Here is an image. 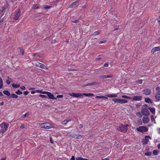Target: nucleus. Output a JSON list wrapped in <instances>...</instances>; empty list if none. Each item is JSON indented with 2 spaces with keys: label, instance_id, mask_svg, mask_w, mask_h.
<instances>
[{
  "label": "nucleus",
  "instance_id": "f3484780",
  "mask_svg": "<svg viewBox=\"0 0 160 160\" xmlns=\"http://www.w3.org/2000/svg\"><path fill=\"white\" fill-rule=\"evenodd\" d=\"M142 97L140 96H136L133 97L132 98V101H139L140 100L142 99Z\"/></svg>",
  "mask_w": 160,
  "mask_h": 160
},
{
  "label": "nucleus",
  "instance_id": "9b49d317",
  "mask_svg": "<svg viewBox=\"0 0 160 160\" xmlns=\"http://www.w3.org/2000/svg\"><path fill=\"white\" fill-rule=\"evenodd\" d=\"M142 92L144 94L147 95H150L151 93V90L148 88H146L143 90Z\"/></svg>",
  "mask_w": 160,
  "mask_h": 160
},
{
  "label": "nucleus",
  "instance_id": "69168bd1",
  "mask_svg": "<svg viewBox=\"0 0 160 160\" xmlns=\"http://www.w3.org/2000/svg\"><path fill=\"white\" fill-rule=\"evenodd\" d=\"M36 92L35 91H32L31 92V93L32 94H34Z\"/></svg>",
  "mask_w": 160,
  "mask_h": 160
},
{
  "label": "nucleus",
  "instance_id": "774afa93",
  "mask_svg": "<svg viewBox=\"0 0 160 160\" xmlns=\"http://www.w3.org/2000/svg\"><path fill=\"white\" fill-rule=\"evenodd\" d=\"M157 148L158 149H160V144H159L158 145Z\"/></svg>",
  "mask_w": 160,
  "mask_h": 160
},
{
  "label": "nucleus",
  "instance_id": "de8ad7c7",
  "mask_svg": "<svg viewBox=\"0 0 160 160\" xmlns=\"http://www.w3.org/2000/svg\"><path fill=\"white\" fill-rule=\"evenodd\" d=\"M156 90L158 92H160V87H157Z\"/></svg>",
  "mask_w": 160,
  "mask_h": 160
},
{
  "label": "nucleus",
  "instance_id": "4468645a",
  "mask_svg": "<svg viewBox=\"0 0 160 160\" xmlns=\"http://www.w3.org/2000/svg\"><path fill=\"white\" fill-rule=\"evenodd\" d=\"M48 96V97L50 99H52V100H57V99L56 98H55L54 97V95L52 94L51 93L49 92L48 93L47 95Z\"/></svg>",
  "mask_w": 160,
  "mask_h": 160
},
{
  "label": "nucleus",
  "instance_id": "09e8293b",
  "mask_svg": "<svg viewBox=\"0 0 160 160\" xmlns=\"http://www.w3.org/2000/svg\"><path fill=\"white\" fill-rule=\"evenodd\" d=\"M143 107L144 108H148V106L147 104H144L143 106Z\"/></svg>",
  "mask_w": 160,
  "mask_h": 160
},
{
  "label": "nucleus",
  "instance_id": "dca6fc26",
  "mask_svg": "<svg viewBox=\"0 0 160 160\" xmlns=\"http://www.w3.org/2000/svg\"><path fill=\"white\" fill-rule=\"evenodd\" d=\"M149 118L148 117H144L142 118V121L144 123H148L149 121Z\"/></svg>",
  "mask_w": 160,
  "mask_h": 160
},
{
  "label": "nucleus",
  "instance_id": "052dcab7",
  "mask_svg": "<svg viewBox=\"0 0 160 160\" xmlns=\"http://www.w3.org/2000/svg\"><path fill=\"white\" fill-rule=\"evenodd\" d=\"M138 82L140 84L142 83V80H139L138 81Z\"/></svg>",
  "mask_w": 160,
  "mask_h": 160
},
{
  "label": "nucleus",
  "instance_id": "6e6552de",
  "mask_svg": "<svg viewBox=\"0 0 160 160\" xmlns=\"http://www.w3.org/2000/svg\"><path fill=\"white\" fill-rule=\"evenodd\" d=\"M142 114L144 115L148 116L150 114V112L147 108H142L141 110Z\"/></svg>",
  "mask_w": 160,
  "mask_h": 160
},
{
  "label": "nucleus",
  "instance_id": "c9c22d12",
  "mask_svg": "<svg viewBox=\"0 0 160 160\" xmlns=\"http://www.w3.org/2000/svg\"><path fill=\"white\" fill-rule=\"evenodd\" d=\"M144 154L146 155L149 156H150L152 154V152H145Z\"/></svg>",
  "mask_w": 160,
  "mask_h": 160
},
{
  "label": "nucleus",
  "instance_id": "5fc2aeb1",
  "mask_svg": "<svg viewBox=\"0 0 160 160\" xmlns=\"http://www.w3.org/2000/svg\"><path fill=\"white\" fill-rule=\"evenodd\" d=\"M20 88L22 89V90H25V89H26V88L25 86H22L21 87H20Z\"/></svg>",
  "mask_w": 160,
  "mask_h": 160
},
{
  "label": "nucleus",
  "instance_id": "1a4fd4ad",
  "mask_svg": "<svg viewBox=\"0 0 160 160\" xmlns=\"http://www.w3.org/2000/svg\"><path fill=\"white\" fill-rule=\"evenodd\" d=\"M70 95L72 96L75 98L81 97L82 98L83 96V94H81V93H76L74 92H72L70 94Z\"/></svg>",
  "mask_w": 160,
  "mask_h": 160
},
{
  "label": "nucleus",
  "instance_id": "39448f33",
  "mask_svg": "<svg viewBox=\"0 0 160 160\" xmlns=\"http://www.w3.org/2000/svg\"><path fill=\"white\" fill-rule=\"evenodd\" d=\"M137 130L140 132L143 133L148 131V129L146 127L140 126L138 128H136Z\"/></svg>",
  "mask_w": 160,
  "mask_h": 160
},
{
  "label": "nucleus",
  "instance_id": "0eeeda50",
  "mask_svg": "<svg viewBox=\"0 0 160 160\" xmlns=\"http://www.w3.org/2000/svg\"><path fill=\"white\" fill-rule=\"evenodd\" d=\"M151 139V138L148 135H146L145 137V139L142 140V142L143 145H146L148 143V142L149 141V139Z\"/></svg>",
  "mask_w": 160,
  "mask_h": 160
},
{
  "label": "nucleus",
  "instance_id": "3c124183",
  "mask_svg": "<svg viewBox=\"0 0 160 160\" xmlns=\"http://www.w3.org/2000/svg\"><path fill=\"white\" fill-rule=\"evenodd\" d=\"M56 97L57 98H62L63 95H58Z\"/></svg>",
  "mask_w": 160,
  "mask_h": 160
},
{
  "label": "nucleus",
  "instance_id": "7ed1b4c3",
  "mask_svg": "<svg viewBox=\"0 0 160 160\" xmlns=\"http://www.w3.org/2000/svg\"><path fill=\"white\" fill-rule=\"evenodd\" d=\"M112 101L115 103L122 104L126 103L128 102V100L120 98H113Z\"/></svg>",
  "mask_w": 160,
  "mask_h": 160
},
{
  "label": "nucleus",
  "instance_id": "58836bf2",
  "mask_svg": "<svg viewBox=\"0 0 160 160\" xmlns=\"http://www.w3.org/2000/svg\"><path fill=\"white\" fill-rule=\"evenodd\" d=\"M138 122L140 125H141L142 124V122L141 119L138 120Z\"/></svg>",
  "mask_w": 160,
  "mask_h": 160
},
{
  "label": "nucleus",
  "instance_id": "a211bd4d",
  "mask_svg": "<svg viewBox=\"0 0 160 160\" xmlns=\"http://www.w3.org/2000/svg\"><path fill=\"white\" fill-rule=\"evenodd\" d=\"M100 77L101 78L106 79L108 78H112V75H101L100 76Z\"/></svg>",
  "mask_w": 160,
  "mask_h": 160
},
{
  "label": "nucleus",
  "instance_id": "ea45409f",
  "mask_svg": "<svg viewBox=\"0 0 160 160\" xmlns=\"http://www.w3.org/2000/svg\"><path fill=\"white\" fill-rule=\"evenodd\" d=\"M100 34V32L99 31H97L93 33V34L95 35H98Z\"/></svg>",
  "mask_w": 160,
  "mask_h": 160
},
{
  "label": "nucleus",
  "instance_id": "6e6d98bb",
  "mask_svg": "<svg viewBox=\"0 0 160 160\" xmlns=\"http://www.w3.org/2000/svg\"><path fill=\"white\" fill-rule=\"evenodd\" d=\"M128 97V96L125 95H122V98H126V99H127Z\"/></svg>",
  "mask_w": 160,
  "mask_h": 160
},
{
  "label": "nucleus",
  "instance_id": "423d86ee",
  "mask_svg": "<svg viewBox=\"0 0 160 160\" xmlns=\"http://www.w3.org/2000/svg\"><path fill=\"white\" fill-rule=\"evenodd\" d=\"M21 11L20 8H18L17 10H16L15 12L14 13V19L16 20H18V18L20 16V12Z\"/></svg>",
  "mask_w": 160,
  "mask_h": 160
},
{
  "label": "nucleus",
  "instance_id": "e2e57ef3",
  "mask_svg": "<svg viewBox=\"0 0 160 160\" xmlns=\"http://www.w3.org/2000/svg\"><path fill=\"white\" fill-rule=\"evenodd\" d=\"M70 159L71 160H75V158L74 157V156H72Z\"/></svg>",
  "mask_w": 160,
  "mask_h": 160
},
{
  "label": "nucleus",
  "instance_id": "4d7b16f0",
  "mask_svg": "<svg viewBox=\"0 0 160 160\" xmlns=\"http://www.w3.org/2000/svg\"><path fill=\"white\" fill-rule=\"evenodd\" d=\"M25 126V125L24 124H21V127L20 128L22 129L23 128H24V127Z\"/></svg>",
  "mask_w": 160,
  "mask_h": 160
},
{
  "label": "nucleus",
  "instance_id": "864d4df0",
  "mask_svg": "<svg viewBox=\"0 0 160 160\" xmlns=\"http://www.w3.org/2000/svg\"><path fill=\"white\" fill-rule=\"evenodd\" d=\"M28 93H29V92L28 91H25V92H23V94L25 95H28Z\"/></svg>",
  "mask_w": 160,
  "mask_h": 160
},
{
  "label": "nucleus",
  "instance_id": "72a5a7b5",
  "mask_svg": "<svg viewBox=\"0 0 160 160\" xmlns=\"http://www.w3.org/2000/svg\"><path fill=\"white\" fill-rule=\"evenodd\" d=\"M95 98H98V99H101V98H105L106 99L108 98H107L105 97H104L103 96H96L95 97Z\"/></svg>",
  "mask_w": 160,
  "mask_h": 160
},
{
  "label": "nucleus",
  "instance_id": "37998d69",
  "mask_svg": "<svg viewBox=\"0 0 160 160\" xmlns=\"http://www.w3.org/2000/svg\"><path fill=\"white\" fill-rule=\"evenodd\" d=\"M151 119L152 122H153L154 121H155L154 119L153 118V116L152 115L151 116Z\"/></svg>",
  "mask_w": 160,
  "mask_h": 160
},
{
  "label": "nucleus",
  "instance_id": "bb28decb",
  "mask_svg": "<svg viewBox=\"0 0 160 160\" xmlns=\"http://www.w3.org/2000/svg\"><path fill=\"white\" fill-rule=\"evenodd\" d=\"M12 86L13 88H17L19 87L20 85L19 84H14V83H13L12 84Z\"/></svg>",
  "mask_w": 160,
  "mask_h": 160
},
{
  "label": "nucleus",
  "instance_id": "cd10ccee",
  "mask_svg": "<svg viewBox=\"0 0 160 160\" xmlns=\"http://www.w3.org/2000/svg\"><path fill=\"white\" fill-rule=\"evenodd\" d=\"M3 86L2 80L0 77V89L2 88Z\"/></svg>",
  "mask_w": 160,
  "mask_h": 160
},
{
  "label": "nucleus",
  "instance_id": "20e7f679",
  "mask_svg": "<svg viewBox=\"0 0 160 160\" xmlns=\"http://www.w3.org/2000/svg\"><path fill=\"white\" fill-rule=\"evenodd\" d=\"M40 126L41 128L45 129H49L52 128V125L48 122L41 123Z\"/></svg>",
  "mask_w": 160,
  "mask_h": 160
},
{
  "label": "nucleus",
  "instance_id": "c756f323",
  "mask_svg": "<svg viewBox=\"0 0 160 160\" xmlns=\"http://www.w3.org/2000/svg\"><path fill=\"white\" fill-rule=\"evenodd\" d=\"M11 80V78H10L9 77H8V79L6 80V82L8 84H9L10 83V81Z\"/></svg>",
  "mask_w": 160,
  "mask_h": 160
},
{
  "label": "nucleus",
  "instance_id": "b1692460",
  "mask_svg": "<svg viewBox=\"0 0 160 160\" xmlns=\"http://www.w3.org/2000/svg\"><path fill=\"white\" fill-rule=\"evenodd\" d=\"M155 98L157 101L160 100V94H157L155 96Z\"/></svg>",
  "mask_w": 160,
  "mask_h": 160
},
{
  "label": "nucleus",
  "instance_id": "f257e3e1",
  "mask_svg": "<svg viewBox=\"0 0 160 160\" xmlns=\"http://www.w3.org/2000/svg\"><path fill=\"white\" fill-rule=\"evenodd\" d=\"M128 125L127 124L126 125H123L122 124H121L117 128V129L118 131L122 132H126L127 131V128Z\"/></svg>",
  "mask_w": 160,
  "mask_h": 160
},
{
  "label": "nucleus",
  "instance_id": "7c9ffc66",
  "mask_svg": "<svg viewBox=\"0 0 160 160\" xmlns=\"http://www.w3.org/2000/svg\"><path fill=\"white\" fill-rule=\"evenodd\" d=\"M71 120H65L62 122V124L63 125H66V124L69 121H70Z\"/></svg>",
  "mask_w": 160,
  "mask_h": 160
},
{
  "label": "nucleus",
  "instance_id": "f8f14e48",
  "mask_svg": "<svg viewBox=\"0 0 160 160\" xmlns=\"http://www.w3.org/2000/svg\"><path fill=\"white\" fill-rule=\"evenodd\" d=\"M71 137L75 139H81L82 136L80 135H77L76 134H73L71 135Z\"/></svg>",
  "mask_w": 160,
  "mask_h": 160
},
{
  "label": "nucleus",
  "instance_id": "393cba45",
  "mask_svg": "<svg viewBox=\"0 0 160 160\" xmlns=\"http://www.w3.org/2000/svg\"><path fill=\"white\" fill-rule=\"evenodd\" d=\"M148 109L150 110L151 112L153 114H154L155 112V109L154 108H148Z\"/></svg>",
  "mask_w": 160,
  "mask_h": 160
},
{
  "label": "nucleus",
  "instance_id": "13d9d810",
  "mask_svg": "<svg viewBox=\"0 0 160 160\" xmlns=\"http://www.w3.org/2000/svg\"><path fill=\"white\" fill-rule=\"evenodd\" d=\"M108 64L107 63H104L103 66L104 67H108Z\"/></svg>",
  "mask_w": 160,
  "mask_h": 160
},
{
  "label": "nucleus",
  "instance_id": "0e129e2a",
  "mask_svg": "<svg viewBox=\"0 0 160 160\" xmlns=\"http://www.w3.org/2000/svg\"><path fill=\"white\" fill-rule=\"evenodd\" d=\"M35 91H36V92H37L38 93H41V91L40 90H36Z\"/></svg>",
  "mask_w": 160,
  "mask_h": 160
},
{
  "label": "nucleus",
  "instance_id": "338daca9",
  "mask_svg": "<svg viewBox=\"0 0 160 160\" xmlns=\"http://www.w3.org/2000/svg\"><path fill=\"white\" fill-rule=\"evenodd\" d=\"M87 7V6L86 5H83L82 6V8L84 9L86 8Z\"/></svg>",
  "mask_w": 160,
  "mask_h": 160
},
{
  "label": "nucleus",
  "instance_id": "9d476101",
  "mask_svg": "<svg viewBox=\"0 0 160 160\" xmlns=\"http://www.w3.org/2000/svg\"><path fill=\"white\" fill-rule=\"evenodd\" d=\"M36 65L42 69H47V68L46 66H45L44 64L39 62H37V63H36Z\"/></svg>",
  "mask_w": 160,
  "mask_h": 160
},
{
  "label": "nucleus",
  "instance_id": "f704fd0d",
  "mask_svg": "<svg viewBox=\"0 0 160 160\" xmlns=\"http://www.w3.org/2000/svg\"><path fill=\"white\" fill-rule=\"evenodd\" d=\"M52 6L48 5H45L44 6V8L45 9H49L51 8Z\"/></svg>",
  "mask_w": 160,
  "mask_h": 160
},
{
  "label": "nucleus",
  "instance_id": "6ab92c4d",
  "mask_svg": "<svg viewBox=\"0 0 160 160\" xmlns=\"http://www.w3.org/2000/svg\"><path fill=\"white\" fill-rule=\"evenodd\" d=\"M107 96L110 98H116L118 97V95L116 94H108Z\"/></svg>",
  "mask_w": 160,
  "mask_h": 160
},
{
  "label": "nucleus",
  "instance_id": "473e14b6",
  "mask_svg": "<svg viewBox=\"0 0 160 160\" xmlns=\"http://www.w3.org/2000/svg\"><path fill=\"white\" fill-rule=\"evenodd\" d=\"M15 93L18 95H20V94H22V92L20 90H18L17 91H16L15 92Z\"/></svg>",
  "mask_w": 160,
  "mask_h": 160
},
{
  "label": "nucleus",
  "instance_id": "a19ab883",
  "mask_svg": "<svg viewBox=\"0 0 160 160\" xmlns=\"http://www.w3.org/2000/svg\"><path fill=\"white\" fill-rule=\"evenodd\" d=\"M48 92H48L41 91V93H42V94H47V95H48Z\"/></svg>",
  "mask_w": 160,
  "mask_h": 160
},
{
  "label": "nucleus",
  "instance_id": "2f4dec72",
  "mask_svg": "<svg viewBox=\"0 0 160 160\" xmlns=\"http://www.w3.org/2000/svg\"><path fill=\"white\" fill-rule=\"evenodd\" d=\"M159 152L157 150H154L153 151V154L155 155H157L158 154Z\"/></svg>",
  "mask_w": 160,
  "mask_h": 160
},
{
  "label": "nucleus",
  "instance_id": "2eb2a0df",
  "mask_svg": "<svg viewBox=\"0 0 160 160\" xmlns=\"http://www.w3.org/2000/svg\"><path fill=\"white\" fill-rule=\"evenodd\" d=\"M160 51V47H155L153 48L151 51V52L152 53H154L155 52L158 51Z\"/></svg>",
  "mask_w": 160,
  "mask_h": 160
},
{
  "label": "nucleus",
  "instance_id": "5701e85b",
  "mask_svg": "<svg viewBox=\"0 0 160 160\" xmlns=\"http://www.w3.org/2000/svg\"><path fill=\"white\" fill-rule=\"evenodd\" d=\"M145 101L147 103H152V102L150 99L149 98H146L145 99Z\"/></svg>",
  "mask_w": 160,
  "mask_h": 160
},
{
  "label": "nucleus",
  "instance_id": "e433bc0d",
  "mask_svg": "<svg viewBox=\"0 0 160 160\" xmlns=\"http://www.w3.org/2000/svg\"><path fill=\"white\" fill-rule=\"evenodd\" d=\"M20 50V52L22 55H23L24 54V51L21 48H19Z\"/></svg>",
  "mask_w": 160,
  "mask_h": 160
},
{
  "label": "nucleus",
  "instance_id": "bf43d9fd",
  "mask_svg": "<svg viewBox=\"0 0 160 160\" xmlns=\"http://www.w3.org/2000/svg\"><path fill=\"white\" fill-rule=\"evenodd\" d=\"M83 127V125H82V124H80L79 125V128H80V129H81V128H82Z\"/></svg>",
  "mask_w": 160,
  "mask_h": 160
},
{
  "label": "nucleus",
  "instance_id": "79ce46f5",
  "mask_svg": "<svg viewBox=\"0 0 160 160\" xmlns=\"http://www.w3.org/2000/svg\"><path fill=\"white\" fill-rule=\"evenodd\" d=\"M83 158H82L81 157H78L76 158V160H83Z\"/></svg>",
  "mask_w": 160,
  "mask_h": 160
},
{
  "label": "nucleus",
  "instance_id": "4c0bfd02",
  "mask_svg": "<svg viewBox=\"0 0 160 160\" xmlns=\"http://www.w3.org/2000/svg\"><path fill=\"white\" fill-rule=\"evenodd\" d=\"M39 96L40 97H41L43 98H47V97L45 95H43L42 94H40L39 95Z\"/></svg>",
  "mask_w": 160,
  "mask_h": 160
},
{
  "label": "nucleus",
  "instance_id": "f03ea898",
  "mask_svg": "<svg viewBox=\"0 0 160 160\" xmlns=\"http://www.w3.org/2000/svg\"><path fill=\"white\" fill-rule=\"evenodd\" d=\"M9 126V124L6 123V122H3L0 124V127L1 128V130L2 131V134H3L8 130Z\"/></svg>",
  "mask_w": 160,
  "mask_h": 160
},
{
  "label": "nucleus",
  "instance_id": "c85d7f7f",
  "mask_svg": "<svg viewBox=\"0 0 160 160\" xmlns=\"http://www.w3.org/2000/svg\"><path fill=\"white\" fill-rule=\"evenodd\" d=\"M39 5L38 4H34L32 8L35 9H38L39 8Z\"/></svg>",
  "mask_w": 160,
  "mask_h": 160
},
{
  "label": "nucleus",
  "instance_id": "4be33fe9",
  "mask_svg": "<svg viewBox=\"0 0 160 160\" xmlns=\"http://www.w3.org/2000/svg\"><path fill=\"white\" fill-rule=\"evenodd\" d=\"M78 3V1H75L72 3L71 5L69 6V8H73V6L74 5H76Z\"/></svg>",
  "mask_w": 160,
  "mask_h": 160
},
{
  "label": "nucleus",
  "instance_id": "aec40b11",
  "mask_svg": "<svg viewBox=\"0 0 160 160\" xmlns=\"http://www.w3.org/2000/svg\"><path fill=\"white\" fill-rule=\"evenodd\" d=\"M83 95H85L87 97H92L94 96V94H93L89 93H82Z\"/></svg>",
  "mask_w": 160,
  "mask_h": 160
},
{
  "label": "nucleus",
  "instance_id": "c03bdc74",
  "mask_svg": "<svg viewBox=\"0 0 160 160\" xmlns=\"http://www.w3.org/2000/svg\"><path fill=\"white\" fill-rule=\"evenodd\" d=\"M5 9V8L4 7H2V9L0 10V12H2Z\"/></svg>",
  "mask_w": 160,
  "mask_h": 160
},
{
  "label": "nucleus",
  "instance_id": "603ef678",
  "mask_svg": "<svg viewBox=\"0 0 160 160\" xmlns=\"http://www.w3.org/2000/svg\"><path fill=\"white\" fill-rule=\"evenodd\" d=\"M106 42V41L105 40H103V41H100L99 42V43L102 44V43H104Z\"/></svg>",
  "mask_w": 160,
  "mask_h": 160
},
{
  "label": "nucleus",
  "instance_id": "a18cd8bd",
  "mask_svg": "<svg viewBox=\"0 0 160 160\" xmlns=\"http://www.w3.org/2000/svg\"><path fill=\"white\" fill-rule=\"evenodd\" d=\"M50 142L51 143H53L54 142H53V139H52V138L51 137H50Z\"/></svg>",
  "mask_w": 160,
  "mask_h": 160
},
{
  "label": "nucleus",
  "instance_id": "a878e982",
  "mask_svg": "<svg viewBox=\"0 0 160 160\" xmlns=\"http://www.w3.org/2000/svg\"><path fill=\"white\" fill-rule=\"evenodd\" d=\"M18 97V96L15 94H11V96L10 97V98H17Z\"/></svg>",
  "mask_w": 160,
  "mask_h": 160
},
{
  "label": "nucleus",
  "instance_id": "8fccbe9b",
  "mask_svg": "<svg viewBox=\"0 0 160 160\" xmlns=\"http://www.w3.org/2000/svg\"><path fill=\"white\" fill-rule=\"evenodd\" d=\"M28 114V112L26 113L25 114H24V115H23L22 116V118H24L25 117H26L27 115Z\"/></svg>",
  "mask_w": 160,
  "mask_h": 160
},
{
  "label": "nucleus",
  "instance_id": "49530a36",
  "mask_svg": "<svg viewBox=\"0 0 160 160\" xmlns=\"http://www.w3.org/2000/svg\"><path fill=\"white\" fill-rule=\"evenodd\" d=\"M77 70L76 69H69L68 70V71H77Z\"/></svg>",
  "mask_w": 160,
  "mask_h": 160
},
{
  "label": "nucleus",
  "instance_id": "680f3d73",
  "mask_svg": "<svg viewBox=\"0 0 160 160\" xmlns=\"http://www.w3.org/2000/svg\"><path fill=\"white\" fill-rule=\"evenodd\" d=\"M78 21H79L78 20H74V21H73V22L74 23H76Z\"/></svg>",
  "mask_w": 160,
  "mask_h": 160
},
{
  "label": "nucleus",
  "instance_id": "ddd939ff",
  "mask_svg": "<svg viewBox=\"0 0 160 160\" xmlns=\"http://www.w3.org/2000/svg\"><path fill=\"white\" fill-rule=\"evenodd\" d=\"M99 84V83L98 82H93L92 83H89L88 84H83V87H86L87 86H92V85H94L95 84Z\"/></svg>",
  "mask_w": 160,
  "mask_h": 160
},
{
  "label": "nucleus",
  "instance_id": "412c9836",
  "mask_svg": "<svg viewBox=\"0 0 160 160\" xmlns=\"http://www.w3.org/2000/svg\"><path fill=\"white\" fill-rule=\"evenodd\" d=\"M3 93L5 95L8 96H9L10 95V92L8 90L3 91Z\"/></svg>",
  "mask_w": 160,
  "mask_h": 160
}]
</instances>
